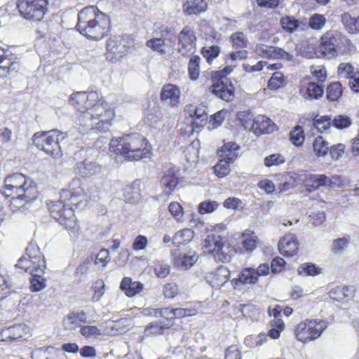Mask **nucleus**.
<instances>
[{"label":"nucleus","mask_w":359,"mask_h":359,"mask_svg":"<svg viewBox=\"0 0 359 359\" xmlns=\"http://www.w3.org/2000/svg\"><path fill=\"white\" fill-rule=\"evenodd\" d=\"M76 29L88 39L100 40L110 32V19L95 6L83 8L77 15Z\"/></svg>","instance_id":"nucleus-1"},{"label":"nucleus","mask_w":359,"mask_h":359,"mask_svg":"<svg viewBox=\"0 0 359 359\" xmlns=\"http://www.w3.org/2000/svg\"><path fill=\"white\" fill-rule=\"evenodd\" d=\"M109 146L111 152L122 156L129 161L149 158L151 154L148 141L138 133L112 138Z\"/></svg>","instance_id":"nucleus-2"},{"label":"nucleus","mask_w":359,"mask_h":359,"mask_svg":"<svg viewBox=\"0 0 359 359\" xmlns=\"http://www.w3.org/2000/svg\"><path fill=\"white\" fill-rule=\"evenodd\" d=\"M351 41L341 32L330 30L320 38V43L317 53L319 56L331 59L351 50Z\"/></svg>","instance_id":"nucleus-3"},{"label":"nucleus","mask_w":359,"mask_h":359,"mask_svg":"<svg viewBox=\"0 0 359 359\" xmlns=\"http://www.w3.org/2000/svg\"><path fill=\"white\" fill-rule=\"evenodd\" d=\"M33 143L53 158L62 156V148L67 143V134L57 130L36 133Z\"/></svg>","instance_id":"nucleus-4"},{"label":"nucleus","mask_w":359,"mask_h":359,"mask_svg":"<svg viewBox=\"0 0 359 359\" xmlns=\"http://www.w3.org/2000/svg\"><path fill=\"white\" fill-rule=\"evenodd\" d=\"M233 71L231 65L226 66L223 69L212 72L211 78L213 81L211 92L222 100L229 102L234 98L235 88L226 76Z\"/></svg>","instance_id":"nucleus-5"},{"label":"nucleus","mask_w":359,"mask_h":359,"mask_svg":"<svg viewBox=\"0 0 359 359\" xmlns=\"http://www.w3.org/2000/svg\"><path fill=\"white\" fill-rule=\"evenodd\" d=\"M114 111L103 99H97L90 107L88 111L78 118L79 123L83 126H93V122L102 119L104 128L109 125V120L114 117Z\"/></svg>","instance_id":"nucleus-6"},{"label":"nucleus","mask_w":359,"mask_h":359,"mask_svg":"<svg viewBox=\"0 0 359 359\" xmlns=\"http://www.w3.org/2000/svg\"><path fill=\"white\" fill-rule=\"evenodd\" d=\"M5 194L7 196H11L13 194L23 193L30 198H36L38 191L32 180L27 178L21 173H14L6 177L4 180Z\"/></svg>","instance_id":"nucleus-7"},{"label":"nucleus","mask_w":359,"mask_h":359,"mask_svg":"<svg viewBox=\"0 0 359 359\" xmlns=\"http://www.w3.org/2000/svg\"><path fill=\"white\" fill-rule=\"evenodd\" d=\"M69 204L67 199L62 198L51 202L49 205V211L51 217L63 226L67 230L75 232L79 227L73 213L72 207H67Z\"/></svg>","instance_id":"nucleus-8"},{"label":"nucleus","mask_w":359,"mask_h":359,"mask_svg":"<svg viewBox=\"0 0 359 359\" xmlns=\"http://www.w3.org/2000/svg\"><path fill=\"white\" fill-rule=\"evenodd\" d=\"M204 243L205 252L211 255L216 262L226 263L231 261L233 249L224 245L221 235L212 232L207 236Z\"/></svg>","instance_id":"nucleus-9"},{"label":"nucleus","mask_w":359,"mask_h":359,"mask_svg":"<svg viewBox=\"0 0 359 359\" xmlns=\"http://www.w3.org/2000/svg\"><path fill=\"white\" fill-rule=\"evenodd\" d=\"M20 269H45L46 268L44 256L41 254L36 243L30 242L22 255L15 264Z\"/></svg>","instance_id":"nucleus-10"},{"label":"nucleus","mask_w":359,"mask_h":359,"mask_svg":"<svg viewBox=\"0 0 359 359\" xmlns=\"http://www.w3.org/2000/svg\"><path fill=\"white\" fill-rule=\"evenodd\" d=\"M49 0H18L17 8L25 19L41 21L47 11Z\"/></svg>","instance_id":"nucleus-11"},{"label":"nucleus","mask_w":359,"mask_h":359,"mask_svg":"<svg viewBox=\"0 0 359 359\" xmlns=\"http://www.w3.org/2000/svg\"><path fill=\"white\" fill-rule=\"evenodd\" d=\"M327 327L325 320H307L299 323L295 329L297 340L304 343L318 338Z\"/></svg>","instance_id":"nucleus-12"},{"label":"nucleus","mask_w":359,"mask_h":359,"mask_svg":"<svg viewBox=\"0 0 359 359\" xmlns=\"http://www.w3.org/2000/svg\"><path fill=\"white\" fill-rule=\"evenodd\" d=\"M240 147L235 142H229L223 145L219 150V156L222 158L214 166V171L219 177H224L229 174V163L238 156Z\"/></svg>","instance_id":"nucleus-13"},{"label":"nucleus","mask_w":359,"mask_h":359,"mask_svg":"<svg viewBox=\"0 0 359 359\" xmlns=\"http://www.w3.org/2000/svg\"><path fill=\"white\" fill-rule=\"evenodd\" d=\"M97 99L98 95L96 92H76L71 95L69 102L78 111L81 112L80 116H82Z\"/></svg>","instance_id":"nucleus-14"},{"label":"nucleus","mask_w":359,"mask_h":359,"mask_svg":"<svg viewBox=\"0 0 359 359\" xmlns=\"http://www.w3.org/2000/svg\"><path fill=\"white\" fill-rule=\"evenodd\" d=\"M196 37L195 32L189 26H185L178 34V52L183 55L194 52Z\"/></svg>","instance_id":"nucleus-15"},{"label":"nucleus","mask_w":359,"mask_h":359,"mask_svg":"<svg viewBox=\"0 0 359 359\" xmlns=\"http://www.w3.org/2000/svg\"><path fill=\"white\" fill-rule=\"evenodd\" d=\"M299 243L295 234L286 233L278 243L279 252L285 256H292L297 253Z\"/></svg>","instance_id":"nucleus-16"},{"label":"nucleus","mask_w":359,"mask_h":359,"mask_svg":"<svg viewBox=\"0 0 359 359\" xmlns=\"http://www.w3.org/2000/svg\"><path fill=\"white\" fill-rule=\"evenodd\" d=\"M251 128L257 135L273 133L276 130V124L269 118L262 115L255 118Z\"/></svg>","instance_id":"nucleus-17"},{"label":"nucleus","mask_w":359,"mask_h":359,"mask_svg":"<svg viewBox=\"0 0 359 359\" xmlns=\"http://www.w3.org/2000/svg\"><path fill=\"white\" fill-rule=\"evenodd\" d=\"M107 49L110 54L114 55L111 58L116 59L122 57L128 52V46L126 45L123 39L118 36L107 41Z\"/></svg>","instance_id":"nucleus-18"},{"label":"nucleus","mask_w":359,"mask_h":359,"mask_svg":"<svg viewBox=\"0 0 359 359\" xmlns=\"http://www.w3.org/2000/svg\"><path fill=\"white\" fill-rule=\"evenodd\" d=\"M0 69L7 74H15L20 69V61L17 55L9 51L0 59Z\"/></svg>","instance_id":"nucleus-19"},{"label":"nucleus","mask_w":359,"mask_h":359,"mask_svg":"<svg viewBox=\"0 0 359 359\" xmlns=\"http://www.w3.org/2000/svg\"><path fill=\"white\" fill-rule=\"evenodd\" d=\"M161 183L165 194H170L179 183L178 171L174 168L168 169L162 177Z\"/></svg>","instance_id":"nucleus-20"},{"label":"nucleus","mask_w":359,"mask_h":359,"mask_svg":"<svg viewBox=\"0 0 359 359\" xmlns=\"http://www.w3.org/2000/svg\"><path fill=\"white\" fill-rule=\"evenodd\" d=\"M27 194L23 193L13 194L10 202V208L12 211H24L31 208L32 203L36 198H29L26 196Z\"/></svg>","instance_id":"nucleus-21"},{"label":"nucleus","mask_w":359,"mask_h":359,"mask_svg":"<svg viewBox=\"0 0 359 359\" xmlns=\"http://www.w3.org/2000/svg\"><path fill=\"white\" fill-rule=\"evenodd\" d=\"M270 271H241L238 278H234L232 282L236 285L255 284L258 280V277L267 276Z\"/></svg>","instance_id":"nucleus-22"},{"label":"nucleus","mask_w":359,"mask_h":359,"mask_svg":"<svg viewBox=\"0 0 359 359\" xmlns=\"http://www.w3.org/2000/svg\"><path fill=\"white\" fill-rule=\"evenodd\" d=\"M180 94L179 88L176 86L169 83L163 87L161 92V99L171 106L175 107L179 103Z\"/></svg>","instance_id":"nucleus-23"},{"label":"nucleus","mask_w":359,"mask_h":359,"mask_svg":"<svg viewBox=\"0 0 359 359\" xmlns=\"http://www.w3.org/2000/svg\"><path fill=\"white\" fill-rule=\"evenodd\" d=\"M75 168L82 177H90L101 171V166L98 163L87 159L78 162Z\"/></svg>","instance_id":"nucleus-24"},{"label":"nucleus","mask_w":359,"mask_h":359,"mask_svg":"<svg viewBox=\"0 0 359 359\" xmlns=\"http://www.w3.org/2000/svg\"><path fill=\"white\" fill-rule=\"evenodd\" d=\"M120 288L128 297H133L142 290L143 284L133 280L131 278L125 277L121 282Z\"/></svg>","instance_id":"nucleus-25"},{"label":"nucleus","mask_w":359,"mask_h":359,"mask_svg":"<svg viewBox=\"0 0 359 359\" xmlns=\"http://www.w3.org/2000/svg\"><path fill=\"white\" fill-rule=\"evenodd\" d=\"M327 175H311L305 180V187L309 193L317 190L321 187H326Z\"/></svg>","instance_id":"nucleus-26"},{"label":"nucleus","mask_w":359,"mask_h":359,"mask_svg":"<svg viewBox=\"0 0 359 359\" xmlns=\"http://www.w3.org/2000/svg\"><path fill=\"white\" fill-rule=\"evenodd\" d=\"M341 19L348 33H359V14L357 18H353L348 13H344L341 15Z\"/></svg>","instance_id":"nucleus-27"},{"label":"nucleus","mask_w":359,"mask_h":359,"mask_svg":"<svg viewBox=\"0 0 359 359\" xmlns=\"http://www.w3.org/2000/svg\"><path fill=\"white\" fill-rule=\"evenodd\" d=\"M81 194H84L83 189L81 187V180L79 177H74L69 182L68 189H63L61 192V198L67 199L71 194L81 196Z\"/></svg>","instance_id":"nucleus-28"},{"label":"nucleus","mask_w":359,"mask_h":359,"mask_svg":"<svg viewBox=\"0 0 359 359\" xmlns=\"http://www.w3.org/2000/svg\"><path fill=\"white\" fill-rule=\"evenodd\" d=\"M198 256L196 253L184 254L174 258V264L177 267H184L186 269L191 267L197 262Z\"/></svg>","instance_id":"nucleus-29"},{"label":"nucleus","mask_w":359,"mask_h":359,"mask_svg":"<svg viewBox=\"0 0 359 359\" xmlns=\"http://www.w3.org/2000/svg\"><path fill=\"white\" fill-rule=\"evenodd\" d=\"M332 116H316L313 119V127L320 133L327 131L332 126Z\"/></svg>","instance_id":"nucleus-30"},{"label":"nucleus","mask_w":359,"mask_h":359,"mask_svg":"<svg viewBox=\"0 0 359 359\" xmlns=\"http://www.w3.org/2000/svg\"><path fill=\"white\" fill-rule=\"evenodd\" d=\"M187 15L198 14L207 8V3L204 0H193L184 5Z\"/></svg>","instance_id":"nucleus-31"},{"label":"nucleus","mask_w":359,"mask_h":359,"mask_svg":"<svg viewBox=\"0 0 359 359\" xmlns=\"http://www.w3.org/2000/svg\"><path fill=\"white\" fill-rule=\"evenodd\" d=\"M23 333V326L22 325H15L2 330L1 335L8 341H11L22 338Z\"/></svg>","instance_id":"nucleus-32"},{"label":"nucleus","mask_w":359,"mask_h":359,"mask_svg":"<svg viewBox=\"0 0 359 359\" xmlns=\"http://www.w3.org/2000/svg\"><path fill=\"white\" fill-rule=\"evenodd\" d=\"M172 323H165L164 322L151 323L144 329L145 336L162 334L165 330L168 329Z\"/></svg>","instance_id":"nucleus-33"},{"label":"nucleus","mask_w":359,"mask_h":359,"mask_svg":"<svg viewBox=\"0 0 359 359\" xmlns=\"http://www.w3.org/2000/svg\"><path fill=\"white\" fill-rule=\"evenodd\" d=\"M324 94L323 86L316 82H309L306 87V95L305 97L309 100H318L323 97Z\"/></svg>","instance_id":"nucleus-34"},{"label":"nucleus","mask_w":359,"mask_h":359,"mask_svg":"<svg viewBox=\"0 0 359 359\" xmlns=\"http://www.w3.org/2000/svg\"><path fill=\"white\" fill-rule=\"evenodd\" d=\"M342 87L339 82H333L327 86L326 90L327 99L331 102L337 101L342 95Z\"/></svg>","instance_id":"nucleus-35"},{"label":"nucleus","mask_w":359,"mask_h":359,"mask_svg":"<svg viewBox=\"0 0 359 359\" xmlns=\"http://www.w3.org/2000/svg\"><path fill=\"white\" fill-rule=\"evenodd\" d=\"M67 203L69 204L68 208L72 207L73 212L75 209H82L87 204L86 195L85 193L81 194V196L76 194H71L68 196V198H67Z\"/></svg>","instance_id":"nucleus-36"},{"label":"nucleus","mask_w":359,"mask_h":359,"mask_svg":"<svg viewBox=\"0 0 359 359\" xmlns=\"http://www.w3.org/2000/svg\"><path fill=\"white\" fill-rule=\"evenodd\" d=\"M350 242L349 236H344L334 239L332 241L331 251L337 255H341L344 253Z\"/></svg>","instance_id":"nucleus-37"},{"label":"nucleus","mask_w":359,"mask_h":359,"mask_svg":"<svg viewBox=\"0 0 359 359\" xmlns=\"http://www.w3.org/2000/svg\"><path fill=\"white\" fill-rule=\"evenodd\" d=\"M280 23L283 29L289 33L294 32L299 26V21L294 16H284Z\"/></svg>","instance_id":"nucleus-38"},{"label":"nucleus","mask_w":359,"mask_h":359,"mask_svg":"<svg viewBox=\"0 0 359 359\" xmlns=\"http://www.w3.org/2000/svg\"><path fill=\"white\" fill-rule=\"evenodd\" d=\"M313 147L314 152L318 156H325L330 148L328 142L325 141L322 136H318L315 139Z\"/></svg>","instance_id":"nucleus-39"},{"label":"nucleus","mask_w":359,"mask_h":359,"mask_svg":"<svg viewBox=\"0 0 359 359\" xmlns=\"http://www.w3.org/2000/svg\"><path fill=\"white\" fill-rule=\"evenodd\" d=\"M194 236V232L189 229H184L175 233L173 237V244L180 245L189 242Z\"/></svg>","instance_id":"nucleus-40"},{"label":"nucleus","mask_w":359,"mask_h":359,"mask_svg":"<svg viewBox=\"0 0 359 359\" xmlns=\"http://www.w3.org/2000/svg\"><path fill=\"white\" fill-rule=\"evenodd\" d=\"M332 126L339 130L348 128L352 124L351 118L346 114L336 115L332 118Z\"/></svg>","instance_id":"nucleus-41"},{"label":"nucleus","mask_w":359,"mask_h":359,"mask_svg":"<svg viewBox=\"0 0 359 359\" xmlns=\"http://www.w3.org/2000/svg\"><path fill=\"white\" fill-rule=\"evenodd\" d=\"M160 38L167 43V46H173L175 43V34L172 28L162 25L159 28Z\"/></svg>","instance_id":"nucleus-42"},{"label":"nucleus","mask_w":359,"mask_h":359,"mask_svg":"<svg viewBox=\"0 0 359 359\" xmlns=\"http://www.w3.org/2000/svg\"><path fill=\"white\" fill-rule=\"evenodd\" d=\"M201 57L198 55H194L191 57L188 65V72L191 80H196L198 78L200 69L199 64Z\"/></svg>","instance_id":"nucleus-43"},{"label":"nucleus","mask_w":359,"mask_h":359,"mask_svg":"<svg viewBox=\"0 0 359 359\" xmlns=\"http://www.w3.org/2000/svg\"><path fill=\"white\" fill-rule=\"evenodd\" d=\"M271 329L268 332V336L271 339H277L280 337V332L284 330L285 324L282 319L273 320L271 322Z\"/></svg>","instance_id":"nucleus-44"},{"label":"nucleus","mask_w":359,"mask_h":359,"mask_svg":"<svg viewBox=\"0 0 359 359\" xmlns=\"http://www.w3.org/2000/svg\"><path fill=\"white\" fill-rule=\"evenodd\" d=\"M146 45L153 50L156 51L161 55H163L166 53L165 46H167V43L160 37L148 40L146 43Z\"/></svg>","instance_id":"nucleus-45"},{"label":"nucleus","mask_w":359,"mask_h":359,"mask_svg":"<svg viewBox=\"0 0 359 359\" xmlns=\"http://www.w3.org/2000/svg\"><path fill=\"white\" fill-rule=\"evenodd\" d=\"M206 107L203 105H200L196 107L194 110V117L196 118L194 124L196 127L202 126L205 123V121L208 118Z\"/></svg>","instance_id":"nucleus-46"},{"label":"nucleus","mask_w":359,"mask_h":359,"mask_svg":"<svg viewBox=\"0 0 359 359\" xmlns=\"http://www.w3.org/2000/svg\"><path fill=\"white\" fill-rule=\"evenodd\" d=\"M81 334L86 339L93 337H97L102 335V331L95 325H82L80 329Z\"/></svg>","instance_id":"nucleus-47"},{"label":"nucleus","mask_w":359,"mask_h":359,"mask_svg":"<svg viewBox=\"0 0 359 359\" xmlns=\"http://www.w3.org/2000/svg\"><path fill=\"white\" fill-rule=\"evenodd\" d=\"M242 237L243 238L242 241L243 248L247 252L252 251L257 245V237L247 231L243 233Z\"/></svg>","instance_id":"nucleus-48"},{"label":"nucleus","mask_w":359,"mask_h":359,"mask_svg":"<svg viewBox=\"0 0 359 359\" xmlns=\"http://www.w3.org/2000/svg\"><path fill=\"white\" fill-rule=\"evenodd\" d=\"M230 39L236 48H244L248 46V39L242 32L233 33Z\"/></svg>","instance_id":"nucleus-49"},{"label":"nucleus","mask_w":359,"mask_h":359,"mask_svg":"<svg viewBox=\"0 0 359 359\" xmlns=\"http://www.w3.org/2000/svg\"><path fill=\"white\" fill-rule=\"evenodd\" d=\"M46 279L42 276L34 274L30 278V288L32 292H38L46 287Z\"/></svg>","instance_id":"nucleus-50"},{"label":"nucleus","mask_w":359,"mask_h":359,"mask_svg":"<svg viewBox=\"0 0 359 359\" xmlns=\"http://www.w3.org/2000/svg\"><path fill=\"white\" fill-rule=\"evenodd\" d=\"M271 59H282L286 61H292L294 60V56L292 54L285 51L281 48L271 46Z\"/></svg>","instance_id":"nucleus-51"},{"label":"nucleus","mask_w":359,"mask_h":359,"mask_svg":"<svg viewBox=\"0 0 359 359\" xmlns=\"http://www.w3.org/2000/svg\"><path fill=\"white\" fill-rule=\"evenodd\" d=\"M325 22L326 19L323 15L315 13L310 17L309 25L313 29L319 30L325 26Z\"/></svg>","instance_id":"nucleus-52"},{"label":"nucleus","mask_w":359,"mask_h":359,"mask_svg":"<svg viewBox=\"0 0 359 359\" xmlns=\"http://www.w3.org/2000/svg\"><path fill=\"white\" fill-rule=\"evenodd\" d=\"M353 67L351 63H341L337 69V74L340 78L349 79L355 74Z\"/></svg>","instance_id":"nucleus-53"},{"label":"nucleus","mask_w":359,"mask_h":359,"mask_svg":"<svg viewBox=\"0 0 359 359\" xmlns=\"http://www.w3.org/2000/svg\"><path fill=\"white\" fill-rule=\"evenodd\" d=\"M285 84L283 74L280 72H276L273 74L271 79L269 80L268 86L269 88H279L284 86Z\"/></svg>","instance_id":"nucleus-54"},{"label":"nucleus","mask_w":359,"mask_h":359,"mask_svg":"<svg viewBox=\"0 0 359 359\" xmlns=\"http://www.w3.org/2000/svg\"><path fill=\"white\" fill-rule=\"evenodd\" d=\"M11 287L10 278L0 273V300L4 299L10 294Z\"/></svg>","instance_id":"nucleus-55"},{"label":"nucleus","mask_w":359,"mask_h":359,"mask_svg":"<svg viewBox=\"0 0 359 359\" xmlns=\"http://www.w3.org/2000/svg\"><path fill=\"white\" fill-rule=\"evenodd\" d=\"M290 141L295 146H299L303 144L304 135L300 126H296L294 130L290 132Z\"/></svg>","instance_id":"nucleus-56"},{"label":"nucleus","mask_w":359,"mask_h":359,"mask_svg":"<svg viewBox=\"0 0 359 359\" xmlns=\"http://www.w3.org/2000/svg\"><path fill=\"white\" fill-rule=\"evenodd\" d=\"M75 315L70 312L63 320V326L66 330H74L81 326L75 318Z\"/></svg>","instance_id":"nucleus-57"},{"label":"nucleus","mask_w":359,"mask_h":359,"mask_svg":"<svg viewBox=\"0 0 359 359\" xmlns=\"http://www.w3.org/2000/svg\"><path fill=\"white\" fill-rule=\"evenodd\" d=\"M285 162V158L280 154H273L264 158V165L266 167L279 165Z\"/></svg>","instance_id":"nucleus-58"},{"label":"nucleus","mask_w":359,"mask_h":359,"mask_svg":"<svg viewBox=\"0 0 359 359\" xmlns=\"http://www.w3.org/2000/svg\"><path fill=\"white\" fill-rule=\"evenodd\" d=\"M219 52L220 49L217 46H211L208 48H203L201 50L203 57L206 58L208 62L217 57L219 55Z\"/></svg>","instance_id":"nucleus-59"},{"label":"nucleus","mask_w":359,"mask_h":359,"mask_svg":"<svg viewBox=\"0 0 359 359\" xmlns=\"http://www.w3.org/2000/svg\"><path fill=\"white\" fill-rule=\"evenodd\" d=\"M218 203L216 201H205L199 204L198 212L201 214L210 213L217 209Z\"/></svg>","instance_id":"nucleus-60"},{"label":"nucleus","mask_w":359,"mask_h":359,"mask_svg":"<svg viewBox=\"0 0 359 359\" xmlns=\"http://www.w3.org/2000/svg\"><path fill=\"white\" fill-rule=\"evenodd\" d=\"M225 112L223 110L219 111L210 117L209 127L216 128L219 126L224 119Z\"/></svg>","instance_id":"nucleus-61"},{"label":"nucleus","mask_w":359,"mask_h":359,"mask_svg":"<svg viewBox=\"0 0 359 359\" xmlns=\"http://www.w3.org/2000/svg\"><path fill=\"white\" fill-rule=\"evenodd\" d=\"M255 339V346H260L264 343H266L268 340L267 335L265 333H260L258 335H250L245 337V344L246 345H250V342Z\"/></svg>","instance_id":"nucleus-62"},{"label":"nucleus","mask_w":359,"mask_h":359,"mask_svg":"<svg viewBox=\"0 0 359 359\" xmlns=\"http://www.w3.org/2000/svg\"><path fill=\"white\" fill-rule=\"evenodd\" d=\"M168 210L172 217L177 220H180L183 216V208L177 202L170 203L168 206Z\"/></svg>","instance_id":"nucleus-63"},{"label":"nucleus","mask_w":359,"mask_h":359,"mask_svg":"<svg viewBox=\"0 0 359 359\" xmlns=\"http://www.w3.org/2000/svg\"><path fill=\"white\" fill-rule=\"evenodd\" d=\"M345 145L343 144H337L330 147V154L334 160H338L344 153Z\"/></svg>","instance_id":"nucleus-64"}]
</instances>
